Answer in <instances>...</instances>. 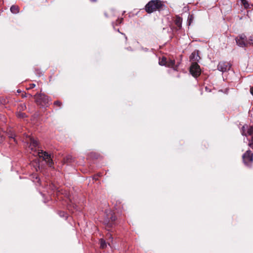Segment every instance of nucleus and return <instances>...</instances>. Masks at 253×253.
Wrapping results in <instances>:
<instances>
[{
	"instance_id": "nucleus-1",
	"label": "nucleus",
	"mask_w": 253,
	"mask_h": 253,
	"mask_svg": "<svg viewBox=\"0 0 253 253\" xmlns=\"http://www.w3.org/2000/svg\"><path fill=\"white\" fill-rule=\"evenodd\" d=\"M164 4L162 2L159 0H150L145 5V10L148 13H151L157 10H159Z\"/></svg>"
},
{
	"instance_id": "nucleus-2",
	"label": "nucleus",
	"mask_w": 253,
	"mask_h": 253,
	"mask_svg": "<svg viewBox=\"0 0 253 253\" xmlns=\"http://www.w3.org/2000/svg\"><path fill=\"white\" fill-rule=\"evenodd\" d=\"M37 104L42 107H47L49 104L50 100L47 96L44 94H36L34 95Z\"/></svg>"
},
{
	"instance_id": "nucleus-3",
	"label": "nucleus",
	"mask_w": 253,
	"mask_h": 253,
	"mask_svg": "<svg viewBox=\"0 0 253 253\" xmlns=\"http://www.w3.org/2000/svg\"><path fill=\"white\" fill-rule=\"evenodd\" d=\"M34 155H38L40 158H42L43 160L46 161L48 165L51 167L53 164L52 159L51 158V155L45 151L38 149L36 154H33Z\"/></svg>"
},
{
	"instance_id": "nucleus-4",
	"label": "nucleus",
	"mask_w": 253,
	"mask_h": 253,
	"mask_svg": "<svg viewBox=\"0 0 253 253\" xmlns=\"http://www.w3.org/2000/svg\"><path fill=\"white\" fill-rule=\"evenodd\" d=\"M243 160L244 164L250 166L253 162V154L250 150H248L243 155Z\"/></svg>"
},
{
	"instance_id": "nucleus-5",
	"label": "nucleus",
	"mask_w": 253,
	"mask_h": 253,
	"mask_svg": "<svg viewBox=\"0 0 253 253\" xmlns=\"http://www.w3.org/2000/svg\"><path fill=\"white\" fill-rule=\"evenodd\" d=\"M235 40L237 45L240 47H244L248 45L247 38L244 34H242L238 36Z\"/></svg>"
},
{
	"instance_id": "nucleus-6",
	"label": "nucleus",
	"mask_w": 253,
	"mask_h": 253,
	"mask_svg": "<svg viewBox=\"0 0 253 253\" xmlns=\"http://www.w3.org/2000/svg\"><path fill=\"white\" fill-rule=\"evenodd\" d=\"M190 72L193 76L197 77L201 74L200 66L197 62H193L190 68Z\"/></svg>"
},
{
	"instance_id": "nucleus-7",
	"label": "nucleus",
	"mask_w": 253,
	"mask_h": 253,
	"mask_svg": "<svg viewBox=\"0 0 253 253\" xmlns=\"http://www.w3.org/2000/svg\"><path fill=\"white\" fill-rule=\"evenodd\" d=\"M231 64L227 62L221 61L217 65V69L219 71L224 73L229 71L231 68Z\"/></svg>"
},
{
	"instance_id": "nucleus-8",
	"label": "nucleus",
	"mask_w": 253,
	"mask_h": 253,
	"mask_svg": "<svg viewBox=\"0 0 253 253\" xmlns=\"http://www.w3.org/2000/svg\"><path fill=\"white\" fill-rule=\"evenodd\" d=\"M30 147L32 150L34 152V154H36V152L38 151V150L39 149V143L37 140L34 139V138H30Z\"/></svg>"
},
{
	"instance_id": "nucleus-9",
	"label": "nucleus",
	"mask_w": 253,
	"mask_h": 253,
	"mask_svg": "<svg viewBox=\"0 0 253 253\" xmlns=\"http://www.w3.org/2000/svg\"><path fill=\"white\" fill-rule=\"evenodd\" d=\"M190 59L193 62H196L197 61H198L200 59V57L199 55L198 52H193L190 56Z\"/></svg>"
},
{
	"instance_id": "nucleus-10",
	"label": "nucleus",
	"mask_w": 253,
	"mask_h": 253,
	"mask_svg": "<svg viewBox=\"0 0 253 253\" xmlns=\"http://www.w3.org/2000/svg\"><path fill=\"white\" fill-rule=\"evenodd\" d=\"M31 166L33 167L36 171H38L40 169V161L38 159H35L31 163Z\"/></svg>"
},
{
	"instance_id": "nucleus-11",
	"label": "nucleus",
	"mask_w": 253,
	"mask_h": 253,
	"mask_svg": "<svg viewBox=\"0 0 253 253\" xmlns=\"http://www.w3.org/2000/svg\"><path fill=\"white\" fill-rule=\"evenodd\" d=\"M175 64V60L173 59H169L167 60V66L168 67L173 68L174 70H176V67H174Z\"/></svg>"
},
{
	"instance_id": "nucleus-12",
	"label": "nucleus",
	"mask_w": 253,
	"mask_h": 253,
	"mask_svg": "<svg viewBox=\"0 0 253 253\" xmlns=\"http://www.w3.org/2000/svg\"><path fill=\"white\" fill-rule=\"evenodd\" d=\"M10 9L11 13L13 14H17L19 12L18 6L15 5H12Z\"/></svg>"
},
{
	"instance_id": "nucleus-13",
	"label": "nucleus",
	"mask_w": 253,
	"mask_h": 253,
	"mask_svg": "<svg viewBox=\"0 0 253 253\" xmlns=\"http://www.w3.org/2000/svg\"><path fill=\"white\" fill-rule=\"evenodd\" d=\"M182 19L179 17H176L175 20V25L179 28H180L181 27V26H182Z\"/></svg>"
},
{
	"instance_id": "nucleus-14",
	"label": "nucleus",
	"mask_w": 253,
	"mask_h": 253,
	"mask_svg": "<svg viewBox=\"0 0 253 253\" xmlns=\"http://www.w3.org/2000/svg\"><path fill=\"white\" fill-rule=\"evenodd\" d=\"M159 63L161 66H167V59L166 57H163L161 59H160Z\"/></svg>"
},
{
	"instance_id": "nucleus-15",
	"label": "nucleus",
	"mask_w": 253,
	"mask_h": 253,
	"mask_svg": "<svg viewBox=\"0 0 253 253\" xmlns=\"http://www.w3.org/2000/svg\"><path fill=\"white\" fill-rule=\"evenodd\" d=\"M7 133L9 138L13 139L14 141H16L15 139V135L13 132H12L11 130H9L7 132Z\"/></svg>"
},
{
	"instance_id": "nucleus-16",
	"label": "nucleus",
	"mask_w": 253,
	"mask_h": 253,
	"mask_svg": "<svg viewBox=\"0 0 253 253\" xmlns=\"http://www.w3.org/2000/svg\"><path fill=\"white\" fill-rule=\"evenodd\" d=\"M100 248L104 249L107 247V244L104 240L101 239L100 240Z\"/></svg>"
},
{
	"instance_id": "nucleus-17",
	"label": "nucleus",
	"mask_w": 253,
	"mask_h": 253,
	"mask_svg": "<svg viewBox=\"0 0 253 253\" xmlns=\"http://www.w3.org/2000/svg\"><path fill=\"white\" fill-rule=\"evenodd\" d=\"M242 4L244 6L245 8L250 7V4L247 0H241Z\"/></svg>"
},
{
	"instance_id": "nucleus-18",
	"label": "nucleus",
	"mask_w": 253,
	"mask_h": 253,
	"mask_svg": "<svg viewBox=\"0 0 253 253\" xmlns=\"http://www.w3.org/2000/svg\"><path fill=\"white\" fill-rule=\"evenodd\" d=\"M194 18V16L192 14L189 15V16L188 17V20H187V22H188V25H190L193 22Z\"/></svg>"
},
{
	"instance_id": "nucleus-19",
	"label": "nucleus",
	"mask_w": 253,
	"mask_h": 253,
	"mask_svg": "<svg viewBox=\"0 0 253 253\" xmlns=\"http://www.w3.org/2000/svg\"><path fill=\"white\" fill-rule=\"evenodd\" d=\"M247 133L249 135L253 136V126H250L248 128Z\"/></svg>"
},
{
	"instance_id": "nucleus-20",
	"label": "nucleus",
	"mask_w": 253,
	"mask_h": 253,
	"mask_svg": "<svg viewBox=\"0 0 253 253\" xmlns=\"http://www.w3.org/2000/svg\"><path fill=\"white\" fill-rule=\"evenodd\" d=\"M16 116L18 118H24L26 117V114L22 112H18L16 114Z\"/></svg>"
},
{
	"instance_id": "nucleus-21",
	"label": "nucleus",
	"mask_w": 253,
	"mask_h": 253,
	"mask_svg": "<svg viewBox=\"0 0 253 253\" xmlns=\"http://www.w3.org/2000/svg\"><path fill=\"white\" fill-rule=\"evenodd\" d=\"M247 42H248V45L249 44H252L253 45V35L250 37V38L249 39V41Z\"/></svg>"
},
{
	"instance_id": "nucleus-22",
	"label": "nucleus",
	"mask_w": 253,
	"mask_h": 253,
	"mask_svg": "<svg viewBox=\"0 0 253 253\" xmlns=\"http://www.w3.org/2000/svg\"><path fill=\"white\" fill-rule=\"evenodd\" d=\"M249 146L253 149V136L252 137L251 140H249Z\"/></svg>"
},
{
	"instance_id": "nucleus-23",
	"label": "nucleus",
	"mask_w": 253,
	"mask_h": 253,
	"mask_svg": "<svg viewBox=\"0 0 253 253\" xmlns=\"http://www.w3.org/2000/svg\"><path fill=\"white\" fill-rule=\"evenodd\" d=\"M28 96L32 97V95L31 94H27L26 93H23L22 94V97H27Z\"/></svg>"
},
{
	"instance_id": "nucleus-24",
	"label": "nucleus",
	"mask_w": 253,
	"mask_h": 253,
	"mask_svg": "<svg viewBox=\"0 0 253 253\" xmlns=\"http://www.w3.org/2000/svg\"><path fill=\"white\" fill-rule=\"evenodd\" d=\"M36 86V84H29V87L27 88V89H30L34 88Z\"/></svg>"
},
{
	"instance_id": "nucleus-25",
	"label": "nucleus",
	"mask_w": 253,
	"mask_h": 253,
	"mask_svg": "<svg viewBox=\"0 0 253 253\" xmlns=\"http://www.w3.org/2000/svg\"><path fill=\"white\" fill-rule=\"evenodd\" d=\"M20 107V109L22 110H24L26 108L25 104H21Z\"/></svg>"
},
{
	"instance_id": "nucleus-26",
	"label": "nucleus",
	"mask_w": 253,
	"mask_h": 253,
	"mask_svg": "<svg viewBox=\"0 0 253 253\" xmlns=\"http://www.w3.org/2000/svg\"><path fill=\"white\" fill-rule=\"evenodd\" d=\"M54 105H58L59 106H60L61 105V103L59 101H56L54 103Z\"/></svg>"
},
{
	"instance_id": "nucleus-27",
	"label": "nucleus",
	"mask_w": 253,
	"mask_h": 253,
	"mask_svg": "<svg viewBox=\"0 0 253 253\" xmlns=\"http://www.w3.org/2000/svg\"><path fill=\"white\" fill-rule=\"evenodd\" d=\"M110 219L112 221H114L116 220V217L112 215L111 217H110Z\"/></svg>"
},
{
	"instance_id": "nucleus-28",
	"label": "nucleus",
	"mask_w": 253,
	"mask_h": 253,
	"mask_svg": "<svg viewBox=\"0 0 253 253\" xmlns=\"http://www.w3.org/2000/svg\"><path fill=\"white\" fill-rule=\"evenodd\" d=\"M59 214H60V216H65V213H64V212H61ZM65 217L66 218L67 217L66 215L65 216Z\"/></svg>"
},
{
	"instance_id": "nucleus-29",
	"label": "nucleus",
	"mask_w": 253,
	"mask_h": 253,
	"mask_svg": "<svg viewBox=\"0 0 253 253\" xmlns=\"http://www.w3.org/2000/svg\"><path fill=\"white\" fill-rule=\"evenodd\" d=\"M4 140L3 137L1 135L0 136V143L2 142Z\"/></svg>"
},
{
	"instance_id": "nucleus-30",
	"label": "nucleus",
	"mask_w": 253,
	"mask_h": 253,
	"mask_svg": "<svg viewBox=\"0 0 253 253\" xmlns=\"http://www.w3.org/2000/svg\"><path fill=\"white\" fill-rule=\"evenodd\" d=\"M250 92L253 95V86L251 87Z\"/></svg>"
},
{
	"instance_id": "nucleus-31",
	"label": "nucleus",
	"mask_w": 253,
	"mask_h": 253,
	"mask_svg": "<svg viewBox=\"0 0 253 253\" xmlns=\"http://www.w3.org/2000/svg\"><path fill=\"white\" fill-rule=\"evenodd\" d=\"M123 18H121V19L119 20V23H121L122 21H123Z\"/></svg>"
},
{
	"instance_id": "nucleus-32",
	"label": "nucleus",
	"mask_w": 253,
	"mask_h": 253,
	"mask_svg": "<svg viewBox=\"0 0 253 253\" xmlns=\"http://www.w3.org/2000/svg\"><path fill=\"white\" fill-rule=\"evenodd\" d=\"M109 236H110V237H111V239H113V237H111V235H109Z\"/></svg>"
}]
</instances>
